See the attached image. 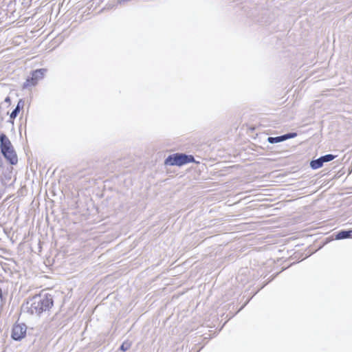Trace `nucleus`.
<instances>
[{
  "instance_id": "obj_1",
  "label": "nucleus",
  "mask_w": 352,
  "mask_h": 352,
  "mask_svg": "<svg viewBox=\"0 0 352 352\" xmlns=\"http://www.w3.org/2000/svg\"><path fill=\"white\" fill-rule=\"evenodd\" d=\"M53 305V299L50 294L34 296L23 306V309L32 315L39 316L42 312L49 310Z\"/></svg>"
},
{
  "instance_id": "obj_2",
  "label": "nucleus",
  "mask_w": 352,
  "mask_h": 352,
  "mask_svg": "<svg viewBox=\"0 0 352 352\" xmlns=\"http://www.w3.org/2000/svg\"><path fill=\"white\" fill-rule=\"evenodd\" d=\"M0 148L2 155L7 159L11 164L17 163V157L8 137L2 133L0 135Z\"/></svg>"
},
{
  "instance_id": "obj_3",
  "label": "nucleus",
  "mask_w": 352,
  "mask_h": 352,
  "mask_svg": "<svg viewBox=\"0 0 352 352\" xmlns=\"http://www.w3.org/2000/svg\"><path fill=\"white\" fill-rule=\"evenodd\" d=\"M195 158L192 155L184 153H175L169 155L164 161L165 165L181 166L190 162H193Z\"/></svg>"
},
{
  "instance_id": "obj_4",
  "label": "nucleus",
  "mask_w": 352,
  "mask_h": 352,
  "mask_svg": "<svg viewBox=\"0 0 352 352\" xmlns=\"http://www.w3.org/2000/svg\"><path fill=\"white\" fill-rule=\"evenodd\" d=\"M46 71L45 69H38L34 71L32 73V77L28 78L26 82L23 84V88L36 85L38 82L43 78Z\"/></svg>"
},
{
  "instance_id": "obj_5",
  "label": "nucleus",
  "mask_w": 352,
  "mask_h": 352,
  "mask_svg": "<svg viewBox=\"0 0 352 352\" xmlns=\"http://www.w3.org/2000/svg\"><path fill=\"white\" fill-rule=\"evenodd\" d=\"M27 327L25 324H15L12 331V338L14 340H21L26 335Z\"/></svg>"
},
{
  "instance_id": "obj_6",
  "label": "nucleus",
  "mask_w": 352,
  "mask_h": 352,
  "mask_svg": "<svg viewBox=\"0 0 352 352\" xmlns=\"http://www.w3.org/2000/svg\"><path fill=\"white\" fill-rule=\"evenodd\" d=\"M351 236H352V230H342L336 234V239L340 240V239L350 238Z\"/></svg>"
},
{
  "instance_id": "obj_7",
  "label": "nucleus",
  "mask_w": 352,
  "mask_h": 352,
  "mask_svg": "<svg viewBox=\"0 0 352 352\" xmlns=\"http://www.w3.org/2000/svg\"><path fill=\"white\" fill-rule=\"evenodd\" d=\"M23 104H24V102L23 101V100H21V99L19 100L16 107L10 113L11 119H14L17 116L18 113L20 111L21 108L23 106Z\"/></svg>"
},
{
  "instance_id": "obj_8",
  "label": "nucleus",
  "mask_w": 352,
  "mask_h": 352,
  "mask_svg": "<svg viewBox=\"0 0 352 352\" xmlns=\"http://www.w3.org/2000/svg\"><path fill=\"white\" fill-rule=\"evenodd\" d=\"M323 164L324 163H323L322 160H321V157H319L317 160H312L310 163V166L313 169H318V168L322 167Z\"/></svg>"
},
{
  "instance_id": "obj_9",
  "label": "nucleus",
  "mask_w": 352,
  "mask_h": 352,
  "mask_svg": "<svg viewBox=\"0 0 352 352\" xmlns=\"http://www.w3.org/2000/svg\"><path fill=\"white\" fill-rule=\"evenodd\" d=\"M267 141L270 144H275V143H278V142H283L285 140H284L283 135H280V136H277V137H269L267 139Z\"/></svg>"
},
{
  "instance_id": "obj_10",
  "label": "nucleus",
  "mask_w": 352,
  "mask_h": 352,
  "mask_svg": "<svg viewBox=\"0 0 352 352\" xmlns=\"http://www.w3.org/2000/svg\"><path fill=\"white\" fill-rule=\"evenodd\" d=\"M321 160H322L323 163L328 162L331 160H333L335 158V155L331 154H327L324 156L320 157Z\"/></svg>"
},
{
  "instance_id": "obj_11",
  "label": "nucleus",
  "mask_w": 352,
  "mask_h": 352,
  "mask_svg": "<svg viewBox=\"0 0 352 352\" xmlns=\"http://www.w3.org/2000/svg\"><path fill=\"white\" fill-rule=\"evenodd\" d=\"M131 346V342L125 341L120 346V349L123 351H126L130 349Z\"/></svg>"
},
{
  "instance_id": "obj_12",
  "label": "nucleus",
  "mask_w": 352,
  "mask_h": 352,
  "mask_svg": "<svg viewBox=\"0 0 352 352\" xmlns=\"http://www.w3.org/2000/svg\"><path fill=\"white\" fill-rule=\"evenodd\" d=\"M296 136V133H289L285 135H283L284 140H286L289 138H292Z\"/></svg>"
},
{
  "instance_id": "obj_13",
  "label": "nucleus",
  "mask_w": 352,
  "mask_h": 352,
  "mask_svg": "<svg viewBox=\"0 0 352 352\" xmlns=\"http://www.w3.org/2000/svg\"><path fill=\"white\" fill-rule=\"evenodd\" d=\"M5 101H6V102H10V98H9V97H7V98H6Z\"/></svg>"
}]
</instances>
